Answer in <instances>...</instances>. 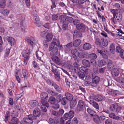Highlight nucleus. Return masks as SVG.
Wrapping results in <instances>:
<instances>
[{"label":"nucleus","mask_w":124,"mask_h":124,"mask_svg":"<svg viewBox=\"0 0 124 124\" xmlns=\"http://www.w3.org/2000/svg\"><path fill=\"white\" fill-rule=\"evenodd\" d=\"M93 96H90L88 98L90 100L89 102L90 104L93 107L96 109H98L99 108V105L96 102L94 101L93 100Z\"/></svg>","instance_id":"423d86ee"},{"label":"nucleus","mask_w":124,"mask_h":124,"mask_svg":"<svg viewBox=\"0 0 124 124\" xmlns=\"http://www.w3.org/2000/svg\"><path fill=\"white\" fill-rule=\"evenodd\" d=\"M97 51L98 53L100 54L105 58H107V56L103 53V51L100 50H98Z\"/></svg>","instance_id":"09e8293b"},{"label":"nucleus","mask_w":124,"mask_h":124,"mask_svg":"<svg viewBox=\"0 0 124 124\" xmlns=\"http://www.w3.org/2000/svg\"><path fill=\"white\" fill-rule=\"evenodd\" d=\"M10 49L9 48H8L7 50H6V52L5 54V57L6 58H7L8 57V56L9 55V54L10 52Z\"/></svg>","instance_id":"0e129e2a"},{"label":"nucleus","mask_w":124,"mask_h":124,"mask_svg":"<svg viewBox=\"0 0 124 124\" xmlns=\"http://www.w3.org/2000/svg\"><path fill=\"white\" fill-rule=\"evenodd\" d=\"M53 61L58 65H62V61L57 56L53 57L51 58Z\"/></svg>","instance_id":"9b49d317"},{"label":"nucleus","mask_w":124,"mask_h":124,"mask_svg":"<svg viewBox=\"0 0 124 124\" xmlns=\"http://www.w3.org/2000/svg\"><path fill=\"white\" fill-rule=\"evenodd\" d=\"M69 118L71 119L73 118L74 115V112L73 111H70L69 113Z\"/></svg>","instance_id":"6e6d98bb"},{"label":"nucleus","mask_w":124,"mask_h":124,"mask_svg":"<svg viewBox=\"0 0 124 124\" xmlns=\"http://www.w3.org/2000/svg\"><path fill=\"white\" fill-rule=\"evenodd\" d=\"M33 116L36 117L39 116L40 115V110L38 108H36L33 112Z\"/></svg>","instance_id":"412c9836"},{"label":"nucleus","mask_w":124,"mask_h":124,"mask_svg":"<svg viewBox=\"0 0 124 124\" xmlns=\"http://www.w3.org/2000/svg\"><path fill=\"white\" fill-rule=\"evenodd\" d=\"M48 31L47 30H46L42 32L41 33L40 36L43 37H45L46 35L48 33Z\"/></svg>","instance_id":"13d9d810"},{"label":"nucleus","mask_w":124,"mask_h":124,"mask_svg":"<svg viewBox=\"0 0 124 124\" xmlns=\"http://www.w3.org/2000/svg\"><path fill=\"white\" fill-rule=\"evenodd\" d=\"M53 35L52 33H48L46 38V39L48 41H51L52 39Z\"/></svg>","instance_id":"bb28decb"},{"label":"nucleus","mask_w":124,"mask_h":124,"mask_svg":"<svg viewBox=\"0 0 124 124\" xmlns=\"http://www.w3.org/2000/svg\"><path fill=\"white\" fill-rule=\"evenodd\" d=\"M73 3H76L78 1L79 4H82L87 1V0H71Z\"/></svg>","instance_id":"79ce46f5"},{"label":"nucleus","mask_w":124,"mask_h":124,"mask_svg":"<svg viewBox=\"0 0 124 124\" xmlns=\"http://www.w3.org/2000/svg\"><path fill=\"white\" fill-rule=\"evenodd\" d=\"M67 100L65 97L63 98L61 101V103L63 105H65L67 103Z\"/></svg>","instance_id":"5fc2aeb1"},{"label":"nucleus","mask_w":124,"mask_h":124,"mask_svg":"<svg viewBox=\"0 0 124 124\" xmlns=\"http://www.w3.org/2000/svg\"><path fill=\"white\" fill-rule=\"evenodd\" d=\"M48 97V95L47 93L45 92L42 93L40 95V97L41 98V101H46L47 100Z\"/></svg>","instance_id":"4468645a"},{"label":"nucleus","mask_w":124,"mask_h":124,"mask_svg":"<svg viewBox=\"0 0 124 124\" xmlns=\"http://www.w3.org/2000/svg\"><path fill=\"white\" fill-rule=\"evenodd\" d=\"M110 11L113 14V18L114 19L116 16L118 15V10L117 9H114L112 8L110 9Z\"/></svg>","instance_id":"b1692460"},{"label":"nucleus","mask_w":124,"mask_h":124,"mask_svg":"<svg viewBox=\"0 0 124 124\" xmlns=\"http://www.w3.org/2000/svg\"><path fill=\"white\" fill-rule=\"evenodd\" d=\"M49 122L51 124H59V120L57 118H54L53 119L50 118L49 119Z\"/></svg>","instance_id":"a211bd4d"},{"label":"nucleus","mask_w":124,"mask_h":124,"mask_svg":"<svg viewBox=\"0 0 124 124\" xmlns=\"http://www.w3.org/2000/svg\"><path fill=\"white\" fill-rule=\"evenodd\" d=\"M56 91L59 93H61V92L62 88L58 86L57 84L55 83L53 86Z\"/></svg>","instance_id":"2f4dec72"},{"label":"nucleus","mask_w":124,"mask_h":124,"mask_svg":"<svg viewBox=\"0 0 124 124\" xmlns=\"http://www.w3.org/2000/svg\"><path fill=\"white\" fill-rule=\"evenodd\" d=\"M47 91L50 94L54 96H56L58 94V93H57L54 92L50 90H48Z\"/></svg>","instance_id":"de8ad7c7"},{"label":"nucleus","mask_w":124,"mask_h":124,"mask_svg":"<svg viewBox=\"0 0 124 124\" xmlns=\"http://www.w3.org/2000/svg\"><path fill=\"white\" fill-rule=\"evenodd\" d=\"M76 28L77 30H80L82 32H84L86 28L85 25L83 23L78 24L76 26Z\"/></svg>","instance_id":"1a4fd4ad"},{"label":"nucleus","mask_w":124,"mask_h":124,"mask_svg":"<svg viewBox=\"0 0 124 124\" xmlns=\"http://www.w3.org/2000/svg\"><path fill=\"white\" fill-rule=\"evenodd\" d=\"M101 42H102V43H101V46H107L108 44V41L107 40L104 39H102L101 40Z\"/></svg>","instance_id":"473e14b6"},{"label":"nucleus","mask_w":124,"mask_h":124,"mask_svg":"<svg viewBox=\"0 0 124 124\" xmlns=\"http://www.w3.org/2000/svg\"><path fill=\"white\" fill-rule=\"evenodd\" d=\"M51 64L52 66V72L57 71L58 67L53 63H51Z\"/></svg>","instance_id":"c03bdc74"},{"label":"nucleus","mask_w":124,"mask_h":124,"mask_svg":"<svg viewBox=\"0 0 124 124\" xmlns=\"http://www.w3.org/2000/svg\"><path fill=\"white\" fill-rule=\"evenodd\" d=\"M9 43L11 46H13L16 45V41L14 38L12 37H8L7 39Z\"/></svg>","instance_id":"f8f14e48"},{"label":"nucleus","mask_w":124,"mask_h":124,"mask_svg":"<svg viewBox=\"0 0 124 124\" xmlns=\"http://www.w3.org/2000/svg\"><path fill=\"white\" fill-rule=\"evenodd\" d=\"M47 82V84L50 85H51L53 86L54 85L55 83L53 81H51L49 80H48L46 81Z\"/></svg>","instance_id":"e2e57ef3"},{"label":"nucleus","mask_w":124,"mask_h":124,"mask_svg":"<svg viewBox=\"0 0 124 124\" xmlns=\"http://www.w3.org/2000/svg\"><path fill=\"white\" fill-rule=\"evenodd\" d=\"M9 13V11L7 10L6 9L3 10L2 13L3 15H8Z\"/></svg>","instance_id":"774afa93"},{"label":"nucleus","mask_w":124,"mask_h":124,"mask_svg":"<svg viewBox=\"0 0 124 124\" xmlns=\"http://www.w3.org/2000/svg\"><path fill=\"white\" fill-rule=\"evenodd\" d=\"M103 99L102 96L100 94L97 95L95 98V100L97 101H101Z\"/></svg>","instance_id":"cd10ccee"},{"label":"nucleus","mask_w":124,"mask_h":124,"mask_svg":"<svg viewBox=\"0 0 124 124\" xmlns=\"http://www.w3.org/2000/svg\"><path fill=\"white\" fill-rule=\"evenodd\" d=\"M107 67L109 69H111L113 66L112 61L109 60L108 59L107 61Z\"/></svg>","instance_id":"c85d7f7f"},{"label":"nucleus","mask_w":124,"mask_h":124,"mask_svg":"<svg viewBox=\"0 0 124 124\" xmlns=\"http://www.w3.org/2000/svg\"><path fill=\"white\" fill-rule=\"evenodd\" d=\"M100 80V78L99 77L95 76L93 79L92 82L89 83V82L85 81L84 82L86 86L91 85L95 87L97 85Z\"/></svg>","instance_id":"f03ea898"},{"label":"nucleus","mask_w":124,"mask_h":124,"mask_svg":"<svg viewBox=\"0 0 124 124\" xmlns=\"http://www.w3.org/2000/svg\"><path fill=\"white\" fill-rule=\"evenodd\" d=\"M26 40L31 46L35 45L37 43V41L32 37H27L26 39Z\"/></svg>","instance_id":"0eeeda50"},{"label":"nucleus","mask_w":124,"mask_h":124,"mask_svg":"<svg viewBox=\"0 0 124 124\" xmlns=\"http://www.w3.org/2000/svg\"><path fill=\"white\" fill-rule=\"evenodd\" d=\"M55 45L56 46L60 47L59 48L60 50H61L62 48V45H60L59 41L56 39H54L53 41L51 43L49 48V51H51L50 52L51 55L52 56L56 55L58 53L57 48L56 47H54Z\"/></svg>","instance_id":"f257e3e1"},{"label":"nucleus","mask_w":124,"mask_h":124,"mask_svg":"<svg viewBox=\"0 0 124 124\" xmlns=\"http://www.w3.org/2000/svg\"><path fill=\"white\" fill-rule=\"evenodd\" d=\"M10 113L8 111H7L5 115V117L4 119V121L5 122L8 121L10 118Z\"/></svg>","instance_id":"e433bc0d"},{"label":"nucleus","mask_w":124,"mask_h":124,"mask_svg":"<svg viewBox=\"0 0 124 124\" xmlns=\"http://www.w3.org/2000/svg\"><path fill=\"white\" fill-rule=\"evenodd\" d=\"M8 102L10 106H12L14 103L13 100V98H10L9 99Z\"/></svg>","instance_id":"69168bd1"},{"label":"nucleus","mask_w":124,"mask_h":124,"mask_svg":"<svg viewBox=\"0 0 124 124\" xmlns=\"http://www.w3.org/2000/svg\"><path fill=\"white\" fill-rule=\"evenodd\" d=\"M111 73L113 76L115 77L118 76L119 71L117 69H114L111 71Z\"/></svg>","instance_id":"6ab92c4d"},{"label":"nucleus","mask_w":124,"mask_h":124,"mask_svg":"<svg viewBox=\"0 0 124 124\" xmlns=\"http://www.w3.org/2000/svg\"><path fill=\"white\" fill-rule=\"evenodd\" d=\"M30 105L32 108H34L38 105V103L35 100L31 101H30Z\"/></svg>","instance_id":"f3484780"},{"label":"nucleus","mask_w":124,"mask_h":124,"mask_svg":"<svg viewBox=\"0 0 124 124\" xmlns=\"http://www.w3.org/2000/svg\"><path fill=\"white\" fill-rule=\"evenodd\" d=\"M61 22H62L63 29L64 30H65L68 26V23L67 22H66L64 21H61Z\"/></svg>","instance_id":"58836bf2"},{"label":"nucleus","mask_w":124,"mask_h":124,"mask_svg":"<svg viewBox=\"0 0 124 124\" xmlns=\"http://www.w3.org/2000/svg\"><path fill=\"white\" fill-rule=\"evenodd\" d=\"M78 75L80 78H81L84 80L85 75L83 73L81 72H78Z\"/></svg>","instance_id":"4d7b16f0"},{"label":"nucleus","mask_w":124,"mask_h":124,"mask_svg":"<svg viewBox=\"0 0 124 124\" xmlns=\"http://www.w3.org/2000/svg\"><path fill=\"white\" fill-rule=\"evenodd\" d=\"M11 116L13 117L16 118L18 116V113L16 110L14 111L11 113Z\"/></svg>","instance_id":"8fccbe9b"},{"label":"nucleus","mask_w":124,"mask_h":124,"mask_svg":"<svg viewBox=\"0 0 124 124\" xmlns=\"http://www.w3.org/2000/svg\"><path fill=\"white\" fill-rule=\"evenodd\" d=\"M74 60L75 61V62L74 63L73 65L75 70H76V69L78 70L80 67V65L78 63L79 62V60L77 59V58L75 59Z\"/></svg>","instance_id":"dca6fc26"},{"label":"nucleus","mask_w":124,"mask_h":124,"mask_svg":"<svg viewBox=\"0 0 124 124\" xmlns=\"http://www.w3.org/2000/svg\"><path fill=\"white\" fill-rule=\"evenodd\" d=\"M93 120L96 123L100 124L101 123V121L98 116L97 115H94L93 117Z\"/></svg>","instance_id":"4be33fe9"},{"label":"nucleus","mask_w":124,"mask_h":124,"mask_svg":"<svg viewBox=\"0 0 124 124\" xmlns=\"http://www.w3.org/2000/svg\"><path fill=\"white\" fill-rule=\"evenodd\" d=\"M85 104L84 101L82 100L79 101L78 102L77 108V110L79 111H82L85 109Z\"/></svg>","instance_id":"39448f33"},{"label":"nucleus","mask_w":124,"mask_h":124,"mask_svg":"<svg viewBox=\"0 0 124 124\" xmlns=\"http://www.w3.org/2000/svg\"><path fill=\"white\" fill-rule=\"evenodd\" d=\"M62 18L63 21H64L66 22H67L68 24V22L71 23L73 22V19L72 18L70 17H67L66 16L63 15L62 17Z\"/></svg>","instance_id":"ddd939ff"},{"label":"nucleus","mask_w":124,"mask_h":124,"mask_svg":"<svg viewBox=\"0 0 124 124\" xmlns=\"http://www.w3.org/2000/svg\"><path fill=\"white\" fill-rule=\"evenodd\" d=\"M82 63L84 65L89 67L90 66V63L89 62L86 60H84L82 61Z\"/></svg>","instance_id":"7c9ffc66"},{"label":"nucleus","mask_w":124,"mask_h":124,"mask_svg":"<svg viewBox=\"0 0 124 124\" xmlns=\"http://www.w3.org/2000/svg\"><path fill=\"white\" fill-rule=\"evenodd\" d=\"M81 43V41L79 39H76L73 42V46L76 47L78 46Z\"/></svg>","instance_id":"c756f323"},{"label":"nucleus","mask_w":124,"mask_h":124,"mask_svg":"<svg viewBox=\"0 0 124 124\" xmlns=\"http://www.w3.org/2000/svg\"><path fill=\"white\" fill-rule=\"evenodd\" d=\"M86 67L82 66L81 67H80L78 70L81 72L84 73L86 69Z\"/></svg>","instance_id":"052dcab7"},{"label":"nucleus","mask_w":124,"mask_h":124,"mask_svg":"<svg viewBox=\"0 0 124 124\" xmlns=\"http://www.w3.org/2000/svg\"><path fill=\"white\" fill-rule=\"evenodd\" d=\"M88 57L91 59H94L97 58V56L95 54L92 53L89 55Z\"/></svg>","instance_id":"a18cd8bd"},{"label":"nucleus","mask_w":124,"mask_h":124,"mask_svg":"<svg viewBox=\"0 0 124 124\" xmlns=\"http://www.w3.org/2000/svg\"><path fill=\"white\" fill-rule=\"evenodd\" d=\"M83 48L85 50H88L91 48V45L88 43H85L83 45Z\"/></svg>","instance_id":"5701e85b"},{"label":"nucleus","mask_w":124,"mask_h":124,"mask_svg":"<svg viewBox=\"0 0 124 124\" xmlns=\"http://www.w3.org/2000/svg\"><path fill=\"white\" fill-rule=\"evenodd\" d=\"M48 101L49 103L51 104H54L56 101V99L55 98L51 96L49 99Z\"/></svg>","instance_id":"72a5a7b5"},{"label":"nucleus","mask_w":124,"mask_h":124,"mask_svg":"<svg viewBox=\"0 0 124 124\" xmlns=\"http://www.w3.org/2000/svg\"><path fill=\"white\" fill-rule=\"evenodd\" d=\"M43 55V53L39 51H37L36 53V55L37 58L39 60H41V58Z\"/></svg>","instance_id":"a878e982"},{"label":"nucleus","mask_w":124,"mask_h":124,"mask_svg":"<svg viewBox=\"0 0 124 124\" xmlns=\"http://www.w3.org/2000/svg\"><path fill=\"white\" fill-rule=\"evenodd\" d=\"M87 111L88 113L91 116H93L95 113L94 111L90 108H88Z\"/></svg>","instance_id":"a19ab883"},{"label":"nucleus","mask_w":124,"mask_h":124,"mask_svg":"<svg viewBox=\"0 0 124 124\" xmlns=\"http://www.w3.org/2000/svg\"><path fill=\"white\" fill-rule=\"evenodd\" d=\"M28 50L27 49L26 50L23 51L22 53L23 56L24 58V62L25 65L27 64V61L29 59V53L30 52H31L32 49V46Z\"/></svg>","instance_id":"7ed1b4c3"},{"label":"nucleus","mask_w":124,"mask_h":124,"mask_svg":"<svg viewBox=\"0 0 124 124\" xmlns=\"http://www.w3.org/2000/svg\"><path fill=\"white\" fill-rule=\"evenodd\" d=\"M70 106L71 108H73L74 107L77 103V102L76 101L73 100L70 101Z\"/></svg>","instance_id":"37998d69"},{"label":"nucleus","mask_w":124,"mask_h":124,"mask_svg":"<svg viewBox=\"0 0 124 124\" xmlns=\"http://www.w3.org/2000/svg\"><path fill=\"white\" fill-rule=\"evenodd\" d=\"M106 63V62L104 60H102L99 62V65L100 67H101L105 65Z\"/></svg>","instance_id":"4c0bfd02"},{"label":"nucleus","mask_w":124,"mask_h":124,"mask_svg":"<svg viewBox=\"0 0 124 124\" xmlns=\"http://www.w3.org/2000/svg\"><path fill=\"white\" fill-rule=\"evenodd\" d=\"M22 74L24 78H25L27 77L28 73L27 71L25 69L22 70Z\"/></svg>","instance_id":"864d4df0"},{"label":"nucleus","mask_w":124,"mask_h":124,"mask_svg":"<svg viewBox=\"0 0 124 124\" xmlns=\"http://www.w3.org/2000/svg\"><path fill=\"white\" fill-rule=\"evenodd\" d=\"M116 80L120 83L124 82V78H116Z\"/></svg>","instance_id":"bf43d9fd"},{"label":"nucleus","mask_w":124,"mask_h":124,"mask_svg":"<svg viewBox=\"0 0 124 124\" xmlns=\"http://www.w3.org/2000/svg\"><path fill=\"white\" fill-rule=\"evenodd\" d=\"M72 123L73 124H78V121L76 117H74L72 119Z\"/></svg>","instance_id":"338daca9"},{"label":"nucleus","mask_w":124,"mask_h":124,"mask_svg":"<svg viewBox=\"0 0 124 124\" xmlns=\"http://www.w3.org/2000/svg\"><path fill=\"white\" fill-rule=\"evenodd\" d=\"M33 18L35 23L37 24L36 25L38 27L40 26L41 25V23L39 22V16L36 14H35L33 15Z\"/></svg>","instance_id":"9d476101"},{"label":"nucleus","mask_w":124,"mask_h":124,"mask_svg":"<svg viewBox=\"0 0 124 124\" xmlns=\"http://www.w3.org/2000/svg\"><path fill=\"white\" fill-rule=\"evenodd\" d=\"M108 93L109 95H112L113 96H115L118 93V91L117 90L113 91L111 90L110 91L108 92Z\"/></svg>","instance_id":"f704fd0d"},{"label":"nucleus","mask_w":124,"mask_h":124,"mask_svg":"<svg viewBox=\"0 0 124 124\" xmlns=\"http://www.w3.org/2000/svg\"><path fill=\"white\" fill-rule=\"evenodd\" d=\"M41 102L42 104V105L41 106V109L43 110L44 112H46L47 111V110L46 108L45 103H43V101H41Z\"/></svg>","instance_id":"3c124183"},{"label":"nucleus","mask_w":124,"mask_h":124,"mask_svg":"<svg viewBox=\"0 0 124 124\" xmlns=\"http://www.w3.org/2000/svg\"><path fill=\"white\" fill-rule=\"evenodd\" d=\"M71 53L73 57L75 59H76L77 55H78V52L75 49H72L71 51Z\"/></svg>","instance_id":"aec40b11"},{"label":"nucleus","mask_w":124,"mask_h":124,"mask_svg":"<svg viewBox=\"0 0 124 124\" xmlns=\"http://www.w3.org/2000/svg\"><path fill=\"white\" fill-rule=\"evenodd\" d=\"M90 61L91 64L92 65L94 66H95L97 64L96 61L94 59H91Z\"/></svg>","instance_id":"680f3d73"},{"label":"nucleus","mask_w":124,"mask_h":124,"mask_svg":"<svg viewBox=\"0 0 124 124\" xmlns=\"http://www.w3.org/2000/svg\"><path fill=\"white\" fill-rule=\"evenodd\" d=\"M115 17V21H113V22L114 23H117V22H120L121 21L122 18V15H119L118 16H116Z\"/></svg>","instance_id":"393cba45"},{"label":"nucleus","mask_w":124,"mask_h":124,"mask_svg":"<svg viewBox=\"0 0 124 124\" xmlns=\"http://www.w3.org/2000/svg\"><path fill=\"white\" fill-rule=\"evenodd\" d=\"M34 117L32 115L28 116L27 117H25L23 118V123L24 124H32L33 120L34 119Z\"/></svg>","instance_id":"20e7f679"},{"label":"nucleus","mask_w":124,"mask_h":124,"mask_svg":"<svg viewBox=\"0 0 124 124\" xmlns=\"http://www.w3.org/2000/svg\"><path fill=\"white\" fill-rule=\"evenodd\" d=\"M63 97L62 95L61 94H59L56 97V101L57 102H59L61 100V99Z\"/></svg>","instance_id":"603ef678"},{"label":"nucleus","mask_w":124,"mask_h":124,"mask_svg":"<svg viewBox=\"0 0 124 124\" xmlns=\"http://www.w3.org/2000/svg\"><path fill=\"white\" fill-rule=\"evenodd\" d=\"M5 0H2L0 2V7L1 8H4L5 6L6 2Z\"/></svg>","instance_id":"49530a36"},{"label":"nucleus","mask_w":124,"mask_h":124,"mask_svg":"<svg viewBox=\"0 0 124 124\" xmlns=\"http://www.w3.org/2000/svg\"><path fill=\"white\" fill-rule=\"evenodd\" d=\"M66 98L67 100L71 101L73 100V96L72 94L68 92L66 93L65 94Z\"/></svg>","instance_id":"2eb2a0df"},{"label":"nucleus","mask_w":124,"mask_h":124,"mask_svg":"<svg viewBox=\"0 0 124 124\" xmlns=\"http://www.w3.org/2000/svg\"><path fill=\"white\" fill-rule=\"evenodd\" d=\"M115 49V47L114 44L113 43L111 44L110 46L109 49L110 52L113 54L114 53Z\"/></svg>","instance_id":"c9c22d12"},{"label":"nucleus","mask_w":124,"mask_h":124,"mask_svg":"<svg viewBox=\"0 0 124 124\" xmlns=\"http://www.w3.org/2000/svg\"><path fill=\"white\" fill-rule=\"evenodd\" d=\"M11 123L13 124H17L18 123V119L17 118L13 117L11 120Z\"/></svg>","instance_id":"ea45409f"},{"label":"nucleus","mask_w":124,"mask_h":124,"mask_svg":"<svg viewBox=\"0 0 124 124\" xmlns=\"http://www.w3.org/2000/svg\"><path fill=\"white\" fill-rule=\"evenodd\" d=\"M63 15H61L60 14H57L56 15H53L52 16V18L53 20H60L61 21H62V16H63Z\"/></svg>","instance_id":"6e6552de"}]
</instances>
